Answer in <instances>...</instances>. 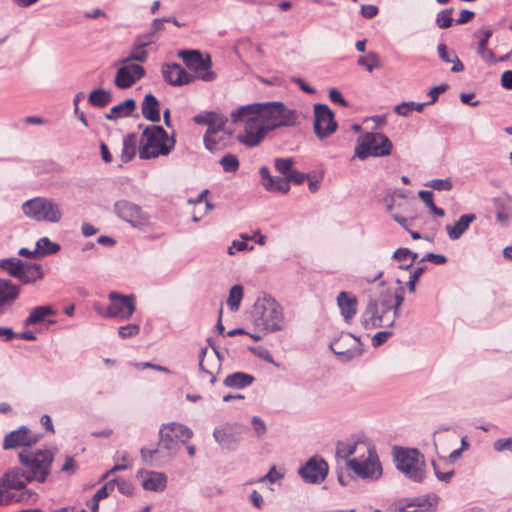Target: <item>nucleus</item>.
<instances>
[{
  "instance_id": "nucleus-52",
  "label": "nucleus",
  "mask_w": 512,
  "mask_h": 512,
  "mask_svg": "<svg viewBox=\"0 0 512 512\" xmlns=\"http://www.w3.org/2000/svg\"><path fill=\"white\" fill-rule=\"evenodd\" d=\"M293 164L294 161L291 158H278L275 160L276 170L286 179L293 171Z\"/></svg>"
},
{
  "instance_id": "nucleus-54",
  "label": "nucleus",
  "mask_w": 512,
  "mask_h": 512,
  "mask_svg": "<svg viewBox=\"0 0 512 512\" xmlns=\"http://www.w3.org/2000/svg\"><path fill=\"white\" fill-rule=\"evenodd\" d=\"M224 172L235 173L239 169V160L234 154H226L220 159Z\"/></svg>"
},
{
  "instance_id": "nucleus-9",
  "label": "nucleus",
  "mask_w": 512,
  "mask_h": 512,
  "mask_svg": "<svg viewBox=\"0 0 512 512\" xmlns=\"http://www.w3.org/2000/svg\"><path fill=\"white\" fill-rule=\"evenodd\" d=\"M24 215L36 222L59 223L63 218L61 206L53 199L35 197L22 204Z\"/></svg>"
},
{
  "instance_id": "nucleus-29",
  "label": "nucleus",
  "mask_w": 512,
  "mask_h": 512,
  "mask_svg": "<svg viewBox=\"0 0 512 512\" xmlns=\"http://www.w3.org/2000/svg\"><path fill=\"white\" fill-rule=\"evenodd\" d=\"M496 207V218L501 224H507L512 218V198L508 195L499 196L494 199Z\"/></svg>"
},
{
  "instance_id": "nucleus-64",
  "label": "nucleus",
  "mask_w": 512,
  "mask_h": 512,
  "mask_svg": "<svg viewBox=\"0 0 512 512\" xmlns=\"http://www.w3.org/2000/svg\"><path fill=\"white\" fill-rule=\"evenodd\" d=\"M328 94H329V99L331 100V102H333L335 104H339L344 107H346L348 105L347 101L344 99L342 94L336 88L329 89Z\"/></svg>"
},
{
  "instance_id": "nucleus-7",
  "label": "nucleus",
  "mask_w": 512,
  "mask_h": 512,
  "mask_svg": "<svg viewBox=\"0 0 512 512\" xmlns=\"http://www.w3.org/2000/svg\"><path fill=\"white\" fill-rule=\"evenodd\" d=\"M19 462L33 481L43 483L51 472L54 454L48 450L19 452Z\"/></svg>"
},
{
  "instance_id": "nucleus-40",
  "label": "nucleus",
  "mask_w": 512,
  "mask_h": 512,
  "mask_svg": "<svg viewBox=\"0 0 512 512\" xmlns=\"http://www.w3.org/2000/svg\"><path fill=\"white\" fill-rule=\"evenodd\" d=\"M23 268L24 262L18 258L11 257L0 259V269L7 271V273L14 278H19Z\"/></svg>"
},
{
  "instance_id": "nucleus-46",
  "label": "nucleus",
  "mask_w": 512,
  "mask_h": 512,
  "mask_svg": "<svg viewBox=\"0 0 512 512\" xmlns=\"http://www.w3.org/2000/svg\"><path fill=\"white\" fill-rule=\"evenodd\" d=\"M112 100V93L104 89L93 90L89 94V102L96 107H104Z\"/></svg>"
},
{
  "instance_id": "nucleus-10",
  "label": "nucleus",
  "mask_w": 512,
  "mask_h": 512,
  "mask_svg": "<svg viewBox=\"0 0 512 512\" xmlns=\"http://www.w3.org/2000/svg\"><path fill=\"white\" fill-rule=\"evenodd\" d=\"M392 147V142L383 133L369 132L358 138L354 156L361 160L368 157H384L391 154Z\"/></svg>"
},
{
  "instance_id": "nucleus-35",
  "label": "nucleus",
  "mask_w": 512,
  "mask_h": 512,
  "mask_svg": "<svg viewBox=\"0 0 512 512\" xmlns=\"http://www.w3.org/2000/svg\"><path fill=\"white\" fill-rule=\"evenodd\" d=\"M439 57L446 63H452L453 66L451 71L454 73H458L464 70V65L456 55L454 51H449L447 46L443 43L439 44L437 47Z\"/></svg>"
},
{
  "instance_id": "nucleus-63",
  "label": "nucleus",
  "mask_w": 512,
  "mask_h": 512,
  "mask_svg": "<svg viewBox=\"0 0 512 512\" xmlns=\"http://www.w3.org/2000/svg\"><path fill=\"white\" fill-rule=\"evenodd\" d=\"M392 335L391 331H379L372 337L373 347H379L384 344Z\"/></svg>"
},
{
  "instance_id": "nucleus-60",
  "label": "nucleus",
  "mask_w": 512,
  "mask_h": 512,
  "mask_svg": "<svg viewBox=\"0 0 512 512\" xmlns=\"http://www.w3.org/2000/svg\"><path fill=\"white\" fill-rule=\"evenodd\" d=\"M493 448L496 452L509 451L512 453V437L500 438L493 443Z\"/></svg>"
},
{
  "instance_id": "nucleus-14",
  "label": "nucleus",
  "mask_w": 512,
  "mask_h": 512,
  "mask_svg": "<svg viewBox=\"0 0 512 512\" xmlns=\"http://www.w3.org/2000/svg\"><path fill=\"white\" fill-rule=\"evenodd\" d=\"M330 348L345 361L357 358L363 353L361 341L351 333H341L337 339L331 342Z\"/></svg>"
},
{
  "instance_id": "nucleus-33",
  "label": "nucleus",
  "mask_w": 512,
  "mask_h": 512,
  "mask_svg": "<svg viewBox=\"0 0 512 512\" xmlns=\"http://www.w3.org/2000/svg\"><path fill=\"white\" fill-rule=\"evenodd\" d=\"M213 436L217 443L226 448H231L237 442L234 430L229 425L216 428Z\"/></svg>"
},
{
  "instance_id": "nucleus-22",
  "label": "nucleus",
  "mask_w": 512,
  "mask_h": 512,
  "mask_svg": "<svg viewBox=\"0 0 512 512\" xmlns=\"http://www.w3.org/2000/svg\"><path fill=\"white\" fill-rule=\"evenodd\" d=\"M164 80L173 86H183L191 83L194 77L187 73L179 64H165L162 67Z\"/></svg>"
},
{
  "instance_id": "nucleus-8",
  "label": "nucleus",
  "mask_w": 512,
  "mask_h": 512,
  "mask_svg": "<svg viewBox=\"0 0 512 512\" xmlns=\"http://www.w3.org/2000/svg\"><path fill=\"white\" fill-rule=\"evenodd\" d=\"M390 296L371 299L361 315V323L366 329L392 327L396 321L395 313L390 311Z\"/></svg>"
},
{
  "instance_id": "nucleus-56",
  "label": "nucleus",
  "mask_w": 512,
  "mask_h": 512,
  "mask_svg": "<svg viewBox=\"0 0 512 512\" xmlns=\"http://www.w3.org/2000/svg\"><path fill=\"white\" fill-rule=\"evenodd\" d=\"M140 332V326L138 324H128L125 326H121L118 329V334L121 338H131L138 335Z\"/></svg>"
},
{
  "instance_id": "nucleus-25",
  "label": "nucleus",
  "mask_w": 512,
  "mask_h": 512,
  "mask_svg": "<svg viewBox=\"0 0 512 512\" xmlns=\"http://www.w3.org/2000/svg\"><path fill=\"white\" fill-rule=\"evenodd\" d=\"M144 489L150 491H163L166 487L167 477L164 473L156 471H141L138 475Z\"/></svg>"
},
{
  "instance_id": "nucleus-1",
  "label": "nucleus",
  "mask_w": 512,
  "mask_h": 512,
  "mask_svg": "<svg viewBox=\"0 0 512 512\" xmlns=\"http://www.w3.org/2000/svg\"><path fill=\"white\" fill-rule=\"evenodd\" d=\"M229 116L233 124L242 127L237 140L248 148L258 146L270 131L290 127L297 122L296 112L279 101L241 105L233 109Z\"/></svg>"
},
{
  "instance_id": "nucleus-5",
  "label": "nucleus",
  "mask_w": 512,
  "mask_h": 512,
  "mask_svg": "<svg viewBox=\"0 0 512 512\" xmlns=\"http://www.w3.org/2000/svg\"><path fill=\"white\" fill-rule=\"evenodd\" d=\"M174 136H169L162 126H147L139 139L138 155L142 160L169 155L175 148Z\"/></svg>"
},
{
  "instance_id": "nucleus-19",
  "label": "nucleus",
  "mask_w": 512,
  "mask_h": 512,
  "mask_svg": "<svg viewBox=\"0 0 512 512\" xmlns=\"http://www.w3.org/2000/svg\"><path fill=\"white\" fill-rule=\"evenodd\" d=\"M118 68L114 84L119 89H128L145 76V69L135 63H122Z\"/></svg>"
},
{
  "instance_id": "nucleus-18",
  "label": "nucleus",
  "mask_w": 512,
  "mask_h": 512,
  "mask_svg": "<svg viewBox=\"0 0 512 512\" xmlns=\"http://www.w3.org/2000/svg\"><path fill=\"white\" fill-rule=\"evenodd\" d=\"M298 473L306 483H321L328 474V464L324 459L315 456L310 458Z\"/></svg>"
},
{
  "instance_id": "nucleus-57",
  "label": "nucleus",
  "mask_w": 512,
  "mask_h": 512,
  "mask_svg": "<svg viewBox=\"0 0 512 512\" xmlns=\"http://www.w3.org/2000/svg\"><path fill=\"white\" fill-rule=\"evenodd\" d=\"M424 271H425V267L421 266V267L415 268L410 273L409 280L407 282V288H408L410 293H414L415 292L416 284H417L420 276L423 274Z\"/></svg>"
},
{
  "instance_id": "nucleus-12",
  "label": "nucleus",
  "mask_w": 512,
  "mask_h": 512,
  "mask_svg": "<svg viewBox=\"0 0 512 512\" xmlns=\"http://www.w3.org/2000/svg\"><path fill=\"white\" fill-rule=\"evenodd\" d=\"M116 215L132 227L146 231L150 227L149 216L142 209L129 201L119 200L114 204Z\"/></svg>"
},
{
  "instance_id": "nucleus-16",
  "label": "nucleus",
  "mask_w": 512,
  "mask_h": 512,
  "mask_svg": "<svg viewBox=\"0 0 512 512\" xmlns=\"http://www.w3.org/2000/svg\"><path fill=\"white\" fill-rule=\"evenodd\" d=\"M110 300L109 314L111 318L120 320L129 319L135 312V297L134 295H122L118 292H111L108 295Z\"/></svg>"
},
{
  "instance_id": "nucleus-47",
  "label": "nucleus",
  "mask_w": 512,
  "mask_h": 512,
  "mask_svg": "<svg viewBox=\"0 0 512 512\" xmlns=\"http://www.w3.org/2000/svg\"><path fill=\"white\" fill-rule=\"evenodd\" d=\"M232 135L233 132H216L215 142L211 144L204 141L205 147L210 151L220 150L228 145Z\"/></svg>"
},
{
  "instance_id": "nucleus-20",
  "label": "nucleus",
  "mask_w": 512,
  "mask_h": 512,
  "mask_svg": "<svg viewBox=\"0 0 512 512\" xmlns=\"http://www.w3.org/2000/svg\"><path fill=\"white\" fill-rule=\"evenodd\" d=\"M221 357L216 348L209 352L207 348H203L199 355V368L202 373L210 377L209 382L216 381L215 373L219 371Z\"/></svg>"
},
{
  "instance_id": "nucleus-41",
  "label": "nucleus",
  "mask_w": 512,
  "mask_h": 512,
  "mask_svg": "<svg viewBox=\"0 0 512 512\" xmlns=\"http://www.w3.org/2000/svg\"><path fill=\"white\" fill-rule=\"evenodd\" d=\"M418 257L417 253H413L408 248H398L393 253V258L400 262L399 268L409 269Z\"/></svg>"
},
{
  "instance_id": "nucleus-26",
  "label": "nucleus",
  "mask_w": 512,
  "mask_h": 512,
  "mask_svg": "<svg viewBox=\"0 0 512 512\" xmlns=\"http://www.w3.org/2000/svg\"><path fill=\"white\" fill-rule=\"evenodd\" d=\"M476 220L473 213L463 214L454 224H448L445 227L448 237L451 240L459 239L469 228L472 222Z\"/></svg>"
},
{
  "instance_id": "nucleus-21",
  "label": "nucleus",
  "mask_w": 512,
  "mask_h": 512,
  "mask_svg": "<svg viewBox=\"0 0 512 512\" xmlns=\"http://www.w3.org/2000/svg\"><path fill=\"white\" fill-rule=\"evenodd\" d=\"M492 36V30L490 29H480L477 31V37L479 38V44L477 52L481 56V58L488 64H495L497 62H503L509 59V57L512 55V48L511 51L504 56H501L500 58H496L493 51L490 50L487 45L489 42V39Z\"/></svg>"
},
{
  "instance_id": "nucleus-62",
  "label": "nucleus",
  "mask_w": 512,
  "mask_h": 512,
  "mask_svg": "<svg viewBox=\"0 0 512 512\" xmlns=\"http://www.w3.org/2000/svg\"><path fill=\"white\" fill-rule=\"evenodd\" d=\"M208 194V190H203L196 198L189 199L188 203L193 204L194 206H198L205 202V209L203 213H206L207 211L211 210L213 208V205L206 200V196Z\"/></svg>"
},
{
  "instance_id": "nucleus-58",
  "label": "nucleus",
  "mask_w": 512,
  "mask_h": 512,
  "mask_svg": "<svg viewBox=\"0 0 512 512\" xmlns=\"http://www.w3.org/2000/svg\"><path fill=\"white\" fill-rule=\"evenodd\" d=\"M428 187L439 191H448L452 189V182L447 179H433L426 184Z\"/></svg>"
},
{
  "instance_id": "nucleus-61",
  "label": "nucleus",
  "mask_w": 512,
  "mask_h": 512,
  "mask_svg": "<svg viewBox=\"0 0 512 512\" xmlns=\"http://www.w3.org/2000/svg\"><path fill=\"white\" fill-rule=\"evenodd\" d=\"M251 423H252V427L255 431L256 436L260 439L263 438L267 431L265 422L260 417L253 416Z\"/></svg>"
},
{
  "instance_id": "nucleus-43",
  "label": "nucleus",
  "mask_w": 512,
  "mask_h": 512,
  "mask_svg": "<svg viewBox=\"0 0 512 512\" xmlns=\"http://www.w3.org/2000/svg\"><path fill=\"white\" fill-rule=\"evenodd\" d=\"M115 489V483L114 481H108L104 486H102L94 495L92 498L89 506L91 509V512H98L99 508V501L102 499L107 498Z\"/></svg>"
},
{
  "instance_id": "nucleus-59",
  "label": "nucleus",
  "mask_w": 512,
  "mask_h": 512,
  "mask_svg": "<svg viewBox=\"0 0 512 512\" xmlns=\"http://www.w3.org/2000/svg\"><path fill=\"white\" fill-rule=\"evenodd\" d=\"M112 481H114L115 487L118 488V491L121 494L126 495V496H130L133 494V491H134L133 485L128 480L119 478V479H113Z\"/></svg>"
},
{
  "instance_id": "nucleus-31",
  "label": "nucleus",
  "mask_w": 512,
  "mask_h": 512,
  "mask_svg": "<svg viewBox=\"0 0 512 512\" xmlns=\"http://www.w3.org/2000/svg\"><path fill=\"white\" fill-rule=\"evenodd\" d=\"M18 296V287L10 280L0 278V308L12 304Z\"/></svg>"
},
{
  "instance_id": "nucleus-55",
  "label": "nucleus",
  "mask_w": 512,
  "mask_h": 512,
  "mask_svg": "<svg viewBox=\"0 0 512 512\" xmlns=\"http://www.w3.org/2000/svg\"><path fill=\"white\" fill-rule=\"evenodd\" d=\"M170 21V17L162 18V19H154L151 23L150 31L145 34L146 40H152L151 38L157 34L158 32L164 29V23Z\"/></svg>"
},
{
  "instance_id": "nucleus-24",
  "label": "nucleus",
  "mask_w": 512,
  "mask_h": 512,
  "mask_svg": "<svg viewBox=\"0 0 512 512\" xmlns=\"http://www.w3.org/2000/svg\"><path fill=\"white\" fill-rule=\"evenodd\" d=\"M337 304L344 321L350 324L357 313V298L348 292L342 291L337 296Z\"/></svg>"
},
{
  "instance_id": "nucleus-42",
  "label": "nucleus",
  "mask_w": 512,
  "mask_h": 512,
  "mask_svg": "<svg viewBox=\"0 0 512 512\" xmlns=\"http://www.w3.org/2000/svg\"><path fill=\"white\" fill-rule=\"evenodd\" d=\"M244 297V290L242 285L236 284L230 288L229 296L227 299V306L230 311L236 312L239 310L240 304Z\"/></svg>"
},
{
  "instance_id": "nucleus-27",
  "label": "nucleus",
  "mask_w": 512,
  "mask_h": 512,
  "mask_svg": "<svg viewBox=\"0 0 512 512\" xmlns=\"http://www.w3.org/2000/svg\"><path fill=\"white\" fill-rule=\"evenodd\" d=\"M152 40H146L145 36L137 37L129 55L122 59L121 63H132V61L145 62L148 58V52L145 47L150 45Z\"/></svg>"
},
{
  "instance_id": "nucleus-32",
  "label": "nucleus",
  "mask_w": 512,
  "mask_h": 512,
  "mask_svg": "<svg viewBox=\"0 0 512 512\" xmlns=\"http://www.w3.org/2000/svg\"><path fill=\"white\" fill-rule=\"evenodd\" d=\"M136 103L133 99L129 98L125 101L113 106L110 112L106 115L107 119L116 120L119 118L127 117L135 110Z\"/></svg>"
},
{
  "instance_id": "nucleus-2",
  "label": "nucleus",
  "mask_w": 512,
  "mask_h": 512,
  "mask_svg": "<svg viewBox=\"0 0 512 512\" xmlns=\"http://www.w3.org/2000/svg\"><path fill=\"white\" fill-rule=\"evenodd\" d=\"M336 457L344 460L347 470L363 480L376 481L383 474L375 445L364 436L338 441Z\"/></svg>"
},
{
  "instance_id": "nucleus-49",
  "label": "nucleus",
  "mask_w": 512,
  "mask_h": 512,
  "mask_svg": "<svg viewBox=\"0 0 512 512\" xmlns=\"http://www.w3.org/2000/svg\"><path fill=\"white\" fill-rule=\"evenodd\" d=\"M250 239H251L250 236L242 234L240 240L236 239V240L232 241L231 245L227 249V254L230 256H233L238 252H242L245 250H250V251L253 250V246L248 247V244H247V241Z\"/></svg>"
},
{
  "instance_id": "nucleus-15",
  "label": "nucleus",
  "mask_w": 512,
  "mask_h": 512,
  "mask_svg": "<svg viewBox=\"0 0 512 512\" xmlns=\"http://www.w3.org/2000/svg\"><path fill=\"white\" fill-rule=\"evenodd\" d=\"M337 129L334 114L325 104L314 105V131L319 139L326 138Z\"/></svg>"
},
{
  "instance_id": "nucleus-28",
  "label": "nucleus",
  "mask_w": 512,
  "mask_h": 512,
  "mask_svg": "<svg viewBox=\"0 0 512 512\" xmlns=\"http://www.w3.org/2000/svg\"><path fill=\"white\" fill-rule=\"evenodd\" d=\"M142 115L151 122L160 121V103L152 94L145 95L141 104Z\"/></svg>"
},
{
  "instance_id": "nucleus-30",
  "label": "nucleus",
  "mask_w": 512,
  "mask_h": 512,
  "mask_svg": "<svg viewBox=\"0 0 512 512\" xmlns=\"http://www.w3.org/2000/svg\"><path fill=\"white\" fill-rule=\"evenodd\" d=\"M211 58L207 56L206 58H201L198 62L193 66L190 70L195 72V78L201 79L205 82H211L216 79V73L211 70Z\"/></svg>"
},
{
  "instance_id": "nucleus-37",
  "label": "nucleus",
  "mask_w": 512,
  "mask_h": 512,
  "mask_svg": "<svg viewBox=\"0 0 512 512\" xmlns=\"http://www.w3.org/2000/svg\"><path fill=\"white\" fill-rule=\"evenodd\" d=\"M254 378L246 373L236 372L228 375L224 380V385L232 388H244L253 382Z\"/></svg>"
},
{
  "instance_id": "nucleus-3",
  "label": "nucleus",
  "mask_w": 512,
  "mask_h": 512,
  "mask_svg": "<svg viewBox=\"0 0 512 512\" xmlns=\"http://www.w3.org/2000/svg\"><path fill=\"white\" fill-rule=\"evenodd\" d=\"M251 315L254 326L261 332L267 334L285 329L284 309L270 294L264 293L256 299Z\"/></svg>"
},
{
  "instance_id": "nucleus-53",
  "label": "nucleus",
  "mask_w": 512,
  "mask_h": 512,
  "mask_svg": "<svg viewBox=\"0 0 512 512\" xmlns=\"http://www.w3.org/2000/svg\"><path fill=\"white\" fill-rule=\"evenodd\" d=\"M452 14H453L452 8L441 10L437 14L436 19H435L437 26L441 29H447V28L451 27L453 24Z\"/></svg>"
},
{
  "instance_id": "nucleus-38",
  "label": "nucleus",
  "mask_w": 512,
  "mask_h": 512,
  "mask_svg": "<svg viewBox=\"0 0 512 512\" xmlns=\"http://www.w3.org/2000/svg\"><path fill=\"white\" fill-rule=\"evenodd\" d=\"M390 296V311L395 313V319L399 316V309L404 301L403 289L400 288L397 291H393L390 288H385L380 293V296Z\"/></svg>"
},
{
  "instance_id": "nucleus-11",
  "label": "nucleus",
  "mask_w": 512,
  "mask_h": 512,
  "mask_svg": "<svg viewBox=\"0 0 512 512\" xmlns=\"http://www.w3.org/2000/svg\"><path fill=\"white\" fill-rule=\"evenodd\" d=\"M192 436V430L184 424L177 422L163 424L159 430V445L168 452L169 456H173Z\"/></svg>"
},
{
  "instance_id": "nucleus-36",
  "label": "nucleus",
  "mask_w": 512,
  "mask_h": 512,
  "mask_svg": "<svg viewBox=\"0 0 512 512\" xmlns=\"http://www.w3.org/2000/svg\"><path fill=\"white\" fill-rule=\"evenodd\" d=\"M43 278V271L39 264L24 263V268L18 280L24 284L34 283Z\"/></svg>"
},
{
  "instance_id": "nucleus-6",
  "label": "nucleus",
  "mask_w": 512,
  "mask_h": 512,
  "mask_svg": "<svg viewBox=\"0 0 512 512\" xmlns=\"http://www.w3.org/2000/svg\"><path fill=\"white\" fill-rule=\"evenodd\" d=\"M396 469L414 483H422L427 476L425 457L415 448H398L393 452Z\"/></svg>"
},
{
  "instance_id": "nucleus-23",
  "label": "nucleus",
  "mask_w": 512,
  "mask_h": 512,
  "mask_svg": "<svg viewBox=\"0 0 512 512\" xmlns=\"http://www.w3.org/2000/svg\"><path fill=\"white\" fill-rule=\"evenodd\" d=\"M261 181L267 191L287 193L290 189L288 180L284 177H274L270 174L269 168L262 166L259 170Z\"/></svg>"
},
{
  "instance_id": "nucleus-51",
  "label": "nucleus",
  "mask_w": 512,
  "mask_h": 512,
  "mask_svg": "<svg viewBox=\"0 0 512 512\" xmlns=\"http://www.w3.org/2000/svg\"><path fill=\"white\" fill-rule=\"evenodd\" d=\"M439 497L435 494H429L420 498H416L413 505L425 510H434L438 505Z\"/></svg>"
},
{
  "instance_id": "nucleus-50",
  "label": "nucleus",
  "mask_w": 512,
  "mask_h": 512,
  "mask_svg": "<svg viewBox=\"0 0 512 512\" xmlns=\"http://www.w3.org/2000/svg\"><path fill=\"white\" fill-rule=\"evenodd\" d=\"M178 56L184 61L185 65L191 69L202 58L198 50H181Z\"/></svg>"
},
{
  "instance_id": "nucleus-4",
  "label": "nucleus",
  "mask_w": 512,
  "mask_h": 512,
  "mask_svg": "<svg viewBox=\"0 0 512 512\" xmlns=\"http://www.w3.org/2000/svg\"><path fill=\"white\" fill-rule=\"evenodd\" d=\"M33 482L24 468L14 467L0 478V505H10L16 502L34 503L37 494L26 488L27 483Z\"/></svg>"
},
{
  "instance_id": "nucleus-13",
  "label": "nucleus",
  "mask_w": 512,
  "mask_h": 512,
  "mask_svg": "<svg viewBox=\"0 0 512 512\" xmlns=\"http://www.w3.org/2000/svg\"><path fill=\"white\" fill-rule=\"evenodd\" d=\"M194 123L206 125L207 130L204 134V141L215 142L216 132H232L227 129L228 118L217 111H204L193 117Z\"/></svg>"
},
{
  "instance_id": "nucleus-44",
  "label": "nucleus",
  "mask_w": 512,
  "mask_h": 512,
  "mask_svg": "<svg viewBox=\"0 0 512 512\" xmlns=\"http://www.w3.org/2000/svg\"><path fill=\"white\" fill-rule=\"evenodd\" d=\"M429 103L402 102L394 107V112L400 116L408 117L413 111L422 112Z\"/></svg>"
},
{
  "instance_id": "nucleus-45",
  "label": "nucleus",
  "mask_w": 512,
  "mask_h": 512,
  "mask_svg": "<svg viewBox=\"0 0 512 512\" xmlns=\"http://www.w3.org/2000/svg\"><path fill=\"white\" fill-rule=\"evenodd\" d=\"M60 248L59 244L52 242L48 237H42L36 242V252L39 256L55 254Z\"/></svg>"
},
{
  "instance_id": "nucleus-34",
  "label": "nucleus",
  "mask_w": 512,
  "mask_h": 512,
  "mask_svg": "<svg viewBox=\"0 0 512 512\" xmlns=\"http://www.w3.org/2000/svg\"><path fill=\"white\" fill-rule=\"evenodd\" d=\"M137 136L134 133H130L124 136L123 146L121 150V160L124 163L131 161L137 152Z\"/></svg>"
},
{
  "instance_id": "nucleus-48",
  "label": "nucleus",
  "mask_w": 512,
  "mask_h": 512,
  "mask_svg": "<svg viewBox=\"0 0 512 512\" xmlns=\"http://www.w3.org/2000/svg\"><path fill=\"white\" fill-rule=\"evenodd\" d=\"M358 64L363 66L369 72L379 68L381 65L379 56L375 52H369L366 55L359 57Z\"/></svg>"
},
{
  "instance_id": "nucleus-39",
  "label": "nucleus",
  "mask_w": 512,
  "mask_h": 512,
  "mask_svg": "<svg viewBox=\"0 0 512 512\" xmlns=\"http://www.w3.org/2000/svg\"><path fill=\"white\" fill-rule=\"evenodd\" d=\"M55 315V310L51 306H38L31 310L25 320V325H35L44 320L46 316Z\"/></svg>"
},
{
  "instance_id": "nucleus-17",
  "label": "nucleus",
  "mask_w": 512,
  "mask_h": 512,
  "mask_svg": "<svg viewBox=\"0 0 512 512\" xmlns=\"http://www.w3.org/2000/svg\"><path fill=\"white\" fill-rule=\"evenodd\" d=\"M39 441V436L33 433L25 426H21L19 429L8 433L3 441V448L5 450L10 449H21V451L27 450V448L35 445Z\"/></svg>"
}]
</instances>
